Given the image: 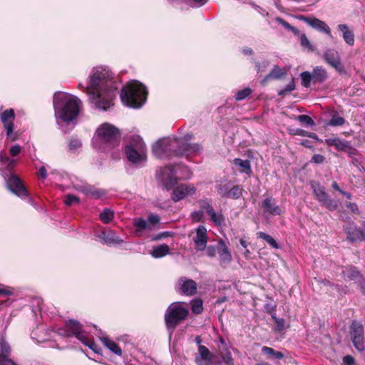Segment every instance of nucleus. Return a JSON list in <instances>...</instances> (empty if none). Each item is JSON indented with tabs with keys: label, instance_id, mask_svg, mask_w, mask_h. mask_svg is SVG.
<instances>
[{
	"label": "nucleus",
	"instance_id": "f257e3e1",
	"mask_svg": "<svg viewBox=\"0 0 365 365\" xmlns=\"http://www.w3.org/2000/svg\"><path fill=\"white\" fill-rule=\"evenodd\" d=\"M79 86L89 96V100L95 108L105 111L113 106L118 82L108 68L101 66L93 68L86 86L79 83Z\"/></svg>",
	"mask_w": 365,
	"mask_h": 365
},
{
	"label": "nucleus",
	"instance_id": "f03ea898",
	"mask_svg": "<svg viewBox=\"0 0 365 365\" xmlns=\"http://www.w3.org/2000/svg\"><path fill=\"white\" fill-rule=\"evenodd\" d=\"M53 103L57 120L67 123L77 118L82 103L76 96L63 92H56Z\"/></svg>",
	"mask_w": 365,
	"mask_h": 365
},
{
	"label": "nucleus",
	"instance_id": "7ed1b4c3",
	"mask_svg": "<svg viewBox=\"0 0 365 365\" xmlns=\"http://www.w3.org/2000/svg\"><path fill=\"white\" fill-rule=\"evenodd\" d=\"M147 96L145 86L138 81H132L122 88L120 99L126 106L139 108L145 103Z\"/></svg>",
	"mask_w": 365,
	"mask_h": 365
},
{
	"label": "nucleus",
	"instance_id": "20e7f679",
	"mask_svg": "<svg viewBox=\"0 0 365 365\" xmlns=\"http://www.w3.org/2000/svg\"><path fill=\"white\" fill-rule=\"evenodd\" d=\"M88 333V331L82 328L78 321H66L64 327L58 329V334L60 335L64 336H75L93 351L100 354L101 348L89 338Z\"/></svg>",
	"mask_w": 365,
	"mask_h": 365
},
{
	"label": "nucleus",
	"instance_id": "39448f33",
	"mask_svg": "<svg viewBox=\"0 0 365 365\" xmlns=\"http://www.w3.org/2000/svg\"><path fill=\"white\" fill-rule=\"evenodd\" d=\"M119 130L114 125L105 123L97 129L93 142L99 149L106 150L103 148V145L115 147L119 143Z\"/></svg>",
	"mask_w": 365,
	"mask_h": 365
},
{
	"label": "nucleus",
	"instance_id": "423d86ee",
	"mask_svg": "<svg viewBox=\"0 0 365 365\" xmlns=\"http://www.w3.org/2000/svg\"><path fill=\"white\" fill-rule=\"evenodd\" d=\"M125 153L128 161L138 166L143 165L147 160L146 146L139 135H134L125 147Z\"/></svg>",
	"mask_w": 365,
	"mask_h": 365
},
{
	"label": "nucleus",
	"instance_id": "0eeeda50",
	"mask_svg": "<svg viewBox=\"0 0 365 365\" xmlns=\"http://www.w3.org/2000/svg\"><path fill=\"white\" fill-rule=\"evenodd\" d=\"M178 145L177 137L164 138L153 145V153L159 159L177 157L175 151Z\"/></svg>",
	"mask_w": 365,
	"mask_h": 365
},
{
	"label": "nucleus",
	"instance_id": "6e6552de",
	"mask_svg": "<svg viewBox=\"0 0 365 365\" xmlns=\"http://www.w3.org/2000/svg\"><path fill=\"white\" fill-rule=\"evenodd\" d=\"M177 173L173 165L159 168L156 171L158 183L167 190L173 189L178 183Z\"/></svg>",
	"mask_w": 365,
	"mask_h": 365
},
{
	"label": "nucleus",
	"instance_id": "1a4fd4ad",
	"mask_svg": "<svg viewBox=\"0 0 365 365\" xmlns=\"http://www.w3.org/2000/svg\"><path fill=\"white\" fill-rule=\"evenodd\" d=\"M160 221L159 215L150 213L148 216V220L142 217L135 218L133 220V226L135 227V233L137 236H141L145 230L152 231Z\"/></svg>",
	"mask_w": 365,
	"mask_h": 365
},
{
	"label": "nucleus",
	"instance_id": "9d476101",
	"mask_svg": "<svg viewBox=\"0 0 365 365\" xmlns=\"http://www.w3.org/2000/svg\"><path fill=\"white\" fill-rule=\"evenodd\" d=\"M311 187L317 199L322 204V205L331 211L336 210L338 207V204L329 197L328 194L325 191L324 187L322 185L318 182H312L311 183Z\"/></svg>",
	"mask_w": 365,
	"mask_h": 365
},
{
	"label": "nucleus",
	"instance_id": "9b49d317",
	"mask_svg": "<svg viewBox=\"0 0 365 365\" xmlns=\"http://www.w3.org/2000/svg\"><path fill=\"white\" fill-rule=\"evenodd\" d=\"M6 185L10 191L19 197H24L28 196V191L24 186L22 180L15 174L10 173L6 178L4 177Z\"/></svg>",
	"mask_w": 365,
	"mask_h": 365
},
{
	"label": "nucleus",
	"instance_id": "f8f14e48",
	"mask_svg": "<svg viewBox=\"0 0 365 365\" xmlns=\"http://www.w3.org/2000/svg\"><path fill=\"white\" fill-rule=\"evenodd\" d=\"M1 123L6 131V136L11 140L14 141L17 139V134L14 133V120L15 119V113L14 109L4 110L0 115Z\"/></svg>",
	"mask_w": 365,
	"mask_h": 365
},
{
	"label": "nucleus",
	"instance_id": "ddd939ff",
	"mask_svg": "<svg viewBox=\"0 0 365 365\" xmlns=\"http://www.w3.org/2000/svg\"><path fill=\"white\" fill-rule=\"evenodd\" d=\"M175 288L178 293L190 297L196 294L197 285L193 279L181 277L178 279Z\"/></svg>",
	"mask_w": 365,
	"mask_h": 365
},
{
	"label": "nucleus",
	"instance_id": "4468645a",
	"mask_svg": "<svg viewBox=\"0 0 365 365\" xmlns=\"http://www.w3.org/2000/svg\"><path fill=\"white\" fill-rule=\"evenodd\" d=\"M188 314V308L183 303L175 302L168 307L164 319H185Z\"/></svg>",
	"mask_w": 365,
	"mask_h": 365
},
{
	"label": "nucleus",
	"instance_id": "2eb2a0df",
	"mask_svg": "<svg viewBox=\"0 0 365 365\" xmlns=\"http://www.w3.org/2000/svg\"><path fill=\"white\" fill-rule=\"evenodd\" d=\"M350 336L354 347L359 351H364V327L360 322L353 321L350 328Z\"/></svg>",
	"mask_w": 365,
	"mask_h": 365
},
{
	"label": "nucleus",
	"instance_id": "dca6fc26",
	"mask_svg": "<svg viewBox=\"0 0 365 365\" xmlns=\"http://www.w3.org/2000/svg\"><path fill=\"white\" fill-rule=\"evenodd\" d=\"M324 60L336 71L340 73L345 72L344 67L341 61V56L334 48L327 49L323 54Z\"/></svg>",
	"mask_w": 365,
	"mask_h": 365
},
{
	"label": "nucleus",
	"instance_id": "f3484780",
	"mask_svg": "<svg viewBox=\"0 0 365 365\" xmlns=\"http://www.w3.org/2000/svg\"><path fill=\"white\" fill-rule=\"evenodd\" d=\"M341 220L347 222V224L343 227L347 238L352 242L363 241L364 235L362 230L358 228L354 222H350V218L347 216H341Z\"/></svg>",
	"mask_w": 365,
	"mask_h": 365
},
{
	"label": "nucleus",
	"instance_id": "a211bd4d",
	"mask_svg": "<svg viewBox=\"0 0 365 365\" xmlns=\"http://www.w3.org/2000/svg\"><path fill=\"white\" fill-rule=\"evenodd\" d=\"M297 19L300 21L305 22L309 26L314 29L327 34L329 37H331V31L329 26L323 21L312 16H306L300 15L297 16Z\"/></svg>",
	"mask_w": 365,
	"mask_h": 365
},
{
	"label": "nucleus",
	"instance_id": "6ab92c4d",
	"mask_svg": "<svg viewBox=\"0 0 365 365\" xmlns=\"http://www.w3.org/2000/svg\"><path fill=\"white\" fill-rule=\"evenodd\" d=\"M178 142L179 143V145L177 147V150L175 151L177 157H188L191 155L198 153L202 150L201 145L198 143H185L178 138Z\"/></svg>",
	"mask_w": 365,
	"mask_h": 365
},
{
	"label": "nucleus",
	"instance_id": "aec40b11",
	"mask_svg": "<svg viewBox=\"0 0 365 365\" xmlns=\"http://www.w3.org/2000/svg\"><path fill=\"white\" fill-rule=\"evenodd\" d=\"M196 188L193 185L182 184L177 186L173 191L171 199L174 202H178L187 195H192L195 193Z\"/></svg>",
	"mask_w": 365,
	"mask_h": 365
},
{
	"label": "nucleus",
	"instance_id": "412c9836",
	"mask_svg": "<svg viewBox=\"0 0 365 365\" xmlns=\"http://www.w3.org/2000/svg\"><path fill=\"white\" fill-rule=\"evenodd\" d=\"M196 249L203 251L206 248L208 241L207 231L204 225H200L196 230V236L193 239Z\"/></svg>",
	"mask_w": 365,
	"mask_h": 365
},
{
	"label": "nucleus",
	"instance_id": "4be33fe9",
	"mask_svg": "<svg viewBox=\"0 0 365 365\" xmlns=\"http://www.w3.org/2000/svg\"><path fill=\"white\" fill-rule=\"evenodd\" d=\"M212 354L205 346L199 344L198 354L195 356V360L197 365H210L212 361Z\"/></svg>",
	"mask_w": 365,
	"mask_h": 365
},
{
	"label": "nucleus",
	"instance_id": "5701e85b",
	"mask_svg": "<svg viewBox=\"0 0 365 365\" xmlns=\"http://www.w3.org/2000/svg\"><path fill=\"white\" fill-rule=\"evenodd\" d=\"M97 237L101 239L104 244L110 245H120L123 240L118 236L113 230H102L101 233L97 235Z\"/></svg>",
	"mask_w": 365,
	"mask_h": 365
},
{
	"label": "nucleus",
	"instance_id": "b1692460",
	"mask_svg": "<svg viewBox=\"0 0 365 365\" xmlns=\"http://www.w3.org/2000/svg\"><path fill=\"white\" fill-rule=\"evenodd\" d=\"M262 207L264 212L272 215H279L281 214V208L277 205L274 198L269 197L262 202Z\"/></svg>",
	"mask_w": 365,
	"mask_h": 365
},
{
	"label": "nucleus",
	"instance_id": "393cba45",
	"mask_svg": "<svg viewBox=\"0 0 365 365\" xmlns=\"http://www.w3.org/2000/svg\"><path fill=\"white\" fill-rule=\"evenodd\" d=\"M11 351L9 344L1 337L0 339V365H3L6 364L7 361L11 360L9 358Z\"/></svg>",
	"mask_w": 365,
	"mask_h": 365
},
{
	"label": "nucleus",
	"instance_id": "a878e982",
	"mask_svg": "<svg viewBox=\"0 0 365 365\" xmlns=\"http://www.w3.org/2000/svg\"><path fill=\"white\" fill-rule=\"evenodd\" d=\"M217 252L222 263H230L232 258L225 242L220 240L218 243Z\"/></svg>",
	"mask_w": 365,
	"mask_h": 365
},
{
	"label": "nucleus",
	"instance_id": "bb28decb",
	"mask_svg": "<svg viewBox=\"0 0 365 365\" xmlns=\"http://www.w3.org/2000/svg\"><path fill=\"white\" fill-rule=\"evenodd\" d=\"M286 74V71L283 68H280L278 66H274L271 71L264 77L262 80L261 83L262 86H265L267 82L270 79H279Z\"/></svg>",
	"mask_w": 365,
	"mask_h": 365
},
{
	"label": "nucleus",
	"instance_id": "cd10ccee",
	"mask_svg": "<svg viewBox=\"0 0 365 365\" xmlns=\"http://www.w3.org/2000/svg\"><path fill=\"white\" fill-rule=\"evenodd\" d=\"M100 340L102 341L103 344L108 348L112 353L118 355H122V350L118 346V345L111 340L108 336H100Z\"/></svg>",
	"mask_w": 365,
	"mask_h": 365
},
{
	"label": "nucleus",
	"instance_id": "c85d7f7f",
	"mask_svg": "<svg viewBox=\"0 0 365 365\" xmlns=\"http://www.w3.org/2000/svg\"><path fill=\"white\" fill-rule=\"evenodd\" d=\"M314 83H323L328 78V73L322 66H316L312 72Z\"/></svg>",
	"mask_w": 365,
	"mask_h": 365
},
{
	"label": "nucleus",
	"instance_id": "c756f323",
	"mask_svg": "<svg viewBox=\"0 0 365 365\" xmlns=\"http://www.w3.org/2000/svg\"><path fill=\"white\" fill-rule=\"evenodd\" d=\"M338 29L342 32V36L344 41L349 46H353L354 43V34L351 31L346 24H339L337 26Z\"/></svg>",
	"mask_w": 365,
	"mask_h": 365
},
{
	"label": "nucleus",
	"instance_id": "7c9ffc66",
	"mask_svg": "<svg viewBox=\"0 0 365 365\" xmlns=\"http://www.w3.org/2000/svg\"><path fill=\"white\" fill-rule=\"evenodd\" d=\"M325 143L329 146H334L339 150H345L349 147V143L339 138H330L325 140Z\"/></svg>",
	"mask_w": 365,
	"mask_h": 365
},
{
	"label": "nucleus",
	"instance_id": "2f4dec72",
	"mask_svg": "<svg viewBox=\"0 0 365 365\" xmlns=\"http://www.w3.org/2000/svg\"><path fill=\"white\" fill-rule=\"evenodd\" d=\"M170 253V247L166 244H162L159 246H154L150 252V255L153 258H161Z\"/></svg>",
	"mask_w": 365,
	"mask_h": 365
},
{
	"label": "nucleus",
	"instance_id": "473e14b6",
	"mask_svg": "<svg viewBox=\"0 0 365 365\" xmlns=\"http://www.w3.org/2000/svg\"><path fill=\"white\" fill-rule=\"evenodd\" d=\"M82 147L81 140L76 137L71 136L68 140V150L72 153H78Z\"/></svg>",
	"mask_w": 365,
	"mask_h": 365
},
{
	"label": "nucleus",
	"instance_id": "72a5a7b5",
	"mask_svg": "<svg viewBox=\"0 0 365 365\" xmlns=\"http://www.w3.org/2000/svg\"><path fill=\"white\" fill-rule=\"evenodd\" d=\"M234 164L240 168V172L249 174L251 173L250 163L248 160H242L240 158H235Z\"/></svg>",
	"mask_w": 365,
	"mask_h": 365
},
{
	"label": "nucleus",
	"instance_id": "f704fd0d",
	"mask_svg": "<svg viewBox=\"0 0 365 365\" xmlns=\"http://www.w3.org/2000/svg\"><path fill=\"white\" fill-rule=\"evenodd\" d=\"M208 215L210 216V220L216 226H222L225 224V217L221 212H216L215 210H213Z\"/></svg>",
	"mask_w": 365,
	"mask_h": 365
},
{
	"label": "nucleus",
	"instance_id": "c9c22d12",
	"mask_svg": "<svg viewBox=\"0 0 365 365\" xmlns=\"http://www.w3.org/2000/svg\"><path fill=\"white\" fill-rule=\"evenodd\" d=\"M242 188L240 185H232L226 198L239 199L242 195Z\"/></svg>",
	"mask_w": 365,
	"mask_h": 365
},
{
	"label": "nucleus",
	"instance_id": "e433bc0d",
	"mask_svg": "<svg viewBox=\"0 0 365 365\" xmlns=\"http://www.w3.org/2000/svg\"><path fill=\"white\" fill-rule=\"evenodd\" d=\"M344 273L349 280L359 281L362 277L359 270L354 267L346 269V270L344 272Z\"/></svg>",
	"mask_w": 365,
	"mask_h": 365
},
{
	"label": "nucleus",
	"instance_id": "4c0bfd02",
	"mask_svg": "<svg viewBox=\"0 0 365 365\" xmlns=\"http://www.w3.org/2000/svg\"><path fill=\"white\" fill-rule=\"evenodd\" d=\"M257 236L258 238L263 239L264 241H266L272 248L278 249L279 245L276 240L271 237L269 235L263 232H258L257 233Z\"/></svg>",
	"mask_w": 365,
	"mask_h": 365
},
{
	"label": "nucleus",
	"instance_id": "58836bf2",
	"mask_svg": "<svg viewBox=\"0 0 365 365\" xmlns=\"http://www.w3.org/2000/svg\"><path fill=\"white\" fill-rule=\"evenodd\" d=\"M231 186L232 184L230 182H221L218 184L216 187L217 193L220 195V197H226Z\"/></svg>",
	"mask_w": 365,
	"mask_h": 365
},
{
	"label": "nucleus",
	"instance_id": "ea45409f",
	"mask_svg": "<svg viewBox=\"0 0 365 365\" xmlns=\"http://www.w3.org/2000/svg\"><path fill=\"white\" fill-rule=\"evenodd\" d=\"M262 351L264 354L269 355L271 358L281 359L284 357V354L280 351H277L274 349L268 346H263Z\"/></svg>",
	"mask_w": 365,
	"mask_h": 365
},
{
	"label": "nucleus",
	"instance_id": "a19ab883",
	"mask_svg": "<svg viewBox=\"0 0 365 365\" xmlns=\"http://www.w3.org/2000/svg\"><path fill=\"white\" fill-rule=\"evenodd\" d=\"M114 217V212L110 209L106 208L103 210V212L100 214L101 220L106 224L109 223L112 221Z\"/></svg>",
	"mask_w": 365,
	"mask_h": 365
},
{
	"label": "nucleus",
	"instance_id": "79ce46f5",
	"mask_svg": "<svg viewBox=\"0 0 365 365\" xmlns=\"http://www.w3.org/2000/svg\"><path fill=\"white\" fill-rule=\"evenodd\" d=\"M346 122V120L341 116H339L336 113L331 115V118L328 122L327 125L330 126H341Z\"/></svg>",
	"mask_w": 365,
	"mask_h": 365
},
{
	"label": "nucleus",
	"instance_id": "37998d69",
	"mask_svg": "<svg viewBox=\"0 0 365 365\" xmlns=\"http://www.w3.org/2000/svg\"><path fill=\"white\" fill-rule=\"evenodd\" d=\"M272 329L277 333L284 332L289 325L287 323V321H273Z\"/></svg>",
	"mask_w": 365,
	"mask_h": 365
},
{
	"label": "nucleus",
	"instance_id": "c03bdc74",
	"mask_svg": "<svg viewBox=\"0 0 365 365\" xmlns=\"http://www.w3.org/2000/svg\"><path fill=\"white\" fill-rule=\"evenodd\" d=\"M300 76L302 79V85L305 88H309L310 86L311 81H313L312 73L304 71L300 74Z\"/></svg>",
	"mask_w": 365,
	"mask_h": 365
},
{
	"label": "nucleus",
	"instance_id": "a18cd8bd",
	"mask_svg": "<svg viewBox=\"0 0 365 365\" xmlns=\"http://www.w3.org/2000/svg\"><path fill=\"white\" fill-rule=\"evenodd\" d=\"M192 312L195 314H200L203 310V303L201 299H197L192 302L191 305Z\"/></svg>",
	"mask_w": 365,
	"mask_h": 365
},
{
	"label": "nucleus",
	"instance_id": "49530a36",
	"mask_svg": "<svg viewBox=\"0 0 365 365\" xmlns=\"http://www.w3.org/2000/svg\"><path fill=\"white\" fill-rule=\"evenodd\" d=\"M252 93V89L250 88H245L242 90L237 91L235 94V100L237 101H242L248 97Z\"/></svg>",
	"mask_w": 365,
	"mask_h": 365
},
{
	"label": "nucleus",
	"instance_id": "de8ad7c7",
	"mask_svg": "<svg viewBox=\"0 0 365 365\" xmlns=\"http://www.w3.org/2000/svg\"><path fill=\"white\" fill-rule=\"evenodd\" d=\"M297 120L306 127L315 125L314 121L307 115H299L297 116Z\"/></svg>",
	"mask_w": 365,
	"mask_h": 365
},
{
	"label": "nucleus",
	"instance_id": "09e8293b",
	"mask_svg": "<svg viewBox=\"0 0 365 365\" xmlns=\"http://www.w3.org/2000/svg\"><path fill=\"white\" fill-rule=\"evenodd\" d=\"M294 89L295 83L294 79H292V81L283 89H281L278 91V95L280 96H284L287 94L291 93Z\"/></svg>",
	"mask_w": 365,
	"mask_h": 365
},
{
	"label": "nucleus",
	"instance_id": "8fccbe9b",
	"mask_svg": "<svg viewBox=\"0 0 365 365\" xmlns=\"http://www.w3.org/2000/svg\"><path fill=\"white\" fill-rule=\"evenodd\" d=\"M0 161L6 165V169L10 171L11 169L14 168L16 165V160L13 159H10L7 156L0 155Z\"/></svg>",
	"mask_w": 365,
	"mask_h": 365
},
{
	"label": "nucleus",
	"instance_id": "3c124183",
	"mask_svg": "<svg viewBox=\"0 0 365 365\" xmlns=\"http://www.w3.org/2000/svg\"><path fill=\"white\" fill-rule=\"evenodd\" d=\"M269 66L268 60H263L261 63L255 61V67L257 73L264 72Z\"/></svg>",
	"mask_w": 365,
	"mask_h": 365
},
{
	"label": "nucleus",
	"instance_id": "603ef678",
	"mask_svg": "<svg viewBox=\"0 0 365 365\" xmlns=\"http://www.w3.org/2000/svg\"><path fill=\"white\" fill-rule=\"evenodd\" d=\"M200 210H202L203 212H205L207 215L211 212L214 210L212 205L210 203V202L207 200H200L199 202Z\"/></svg>",
	"mask_w": 365,
	"mask_h": 365
},
{
	"label": "nucleus",
	"instance_id": "864d4df0",
	"mask_svg": "<svg viewBox=\"0 0 365 365\" xmlns=\"http://www.w3.org/2000/svg\"><path fill=\"white\" fill-rule=\"evenodd\" d=\"M222 359V361L224 363H225L227 365H233L234 364V359L232 356V354L230 351H227L223 354H220Z\"/></svg>",
	"mask_w": 365,
	"mask_h": 365
},
{
	"label": "nucleus",
	"instance_id": "5fc2aeb1",
	"mask_svg": "<svg viewBox=\"0 0 365 365\" xmlns=\"http://www.w3.org/2000/svg\"><path fill=\"white\" fill-rule=\"evenodd\" d=\"M179 322L180 321H165L166 327L168 329V331H169V339H171L172 334H173V331L175 330V329L176 328V327L178 326Z\"/></svg>",
	"mask_w": 365,
	"mask_h": 365
},
{
	"label": "nucleus",
	"instance_id": "6e6d98bb",
	"mask_svg": "<svg viewBox=\"0 0 365 365\" xmlns=\"http://www.w3.org/2000/svg\"><path fill=\"white\" fill-rule=\"evenodd\" d=\"M82 192L96 197H100V192L98 190H94L93 188L88 185L84 186L83 188L82 189Z\"/></svg>",
	"mask_w": 365,
	"mask_h": 365
},
{
	"label": "nucleus",
	"instance_id": "4d7b16f0",
	"mask_svg": "<svg viewBox=\"0 0 365 365\" xmlns=\"http://www.w3.org/2000/svg\"><path fill=\"white\" fill-rule=\"evenodd\" d=\"M79 202H80L79 198L73 195H67L66 197V199L64 200L65 204L68 206H71L75 203L78 204V203H79Z\"/></svg>",
	"mask_w": 365,
	"mask_h": 365
},
{
	"label": "nucleus",
	"instance_id": "13d9d810",
	"mask_svg": "<svg viewBox=\"0 0 365 365\" xmlns=\"http://www.w3.org/2000/svg\"><path fill=\"white\" fill-rule=\"evenodd\" d=\"M217 346L220 354L229 351L228 346L222 338H220Z\"/></svg>",
	"mask_w": 365,
	"mask_h": 365
},
{
	"label": "nucleus",
	"instance_id": "bf43d9fd",
	"mask_svg": "<svg viewBox=\"0 0 365 365\" xmlns=\"http://www.w3.org/2000/svg\"><path fill=\"white\" fill-rule=\"evenodd\" d=\"M172 232H163L158 233L156 235H154L151 237V241H158L164 238H167L170 236H171Z\"/></svg>",
	"mask_w": 365,
	"mask_h": 365
},
{
	"label": "nucleus",
	"instance_id": "052dcab7",
	"mask_svg": "<svg viewBox=\"0 0 365 365\" xmlns=\"http://www.w3.org/2000/svg\"><path fill=\"white\" fill-rule=\"evenodd\" d=\"M300 42H301V45L303 47L309 48L310 50L312 49V45L311 44L309 40L308 39V38L307 37V36L304 34L301 35Z\"/></svg>",
	"mask_w": 365,
	"mask_h": 365
},
{
	"label": "nucleus",
	"instance_id": "680f3d73",
	"mask_svg": "<svg viewBox=\"0 0 365 365\" xmlns=\"http://www.w3.org/2000/svg\"><path fill=\"white\" fill-rule=\"evenodd\" d=\"M264 311L271 314L272 319H278L274 314L275 306L272 304H264Z\"/></svg>",
	"mask_w": 365,
	"mask_h": 365
},
{
	"label": "nucleus",
	"instance_id": "e2e57ef3",
	"mask_svg": "<svg viewBox=\"0 0 365 365\" xmlns=\"http://www.w3.org/2000/svg\"><path fill=\"white\" fill-rule=\"evenodd\" d=\"M204 217V213L202 210H197L194 211L191 213V217L195 222H200Z\"/></svg>",
	"mask_w": 365,
	"mask_h": 365
},
{
	"label": "nucleus",
	"instance_id": "0e129e2a",
	"mask_svg": "<svg viewBox=\"0 0 365 365\" xmlns=\"http://www.w3.org/2000/svg\"><path fill=\"white\" fill-rule=\"evenodd\" d=\"M324 160L325 158L322 155L314 154L311 159V163H314L316 164H322L324 162Z\"/></svg>",
	"mask_w": 365,
	"mask_h": 365
},
{
	"label": "nucleus",
	"instance_id": "69168bd1",
	"mask_svg": "<svg viewBox=\"0 0 365 365\" xmlns=\"http://www.w3.org/2000/svg\"><path fill=\"white\" fill-rule=\"evenodd\" d=\"M333 289H335L339 295L346 294L348 293L347 287L336 284L333 285Z\"/></svg>",
	"mask_w": 365,
	"mask_h": 365
},
{
	"label": "nucleus",
	"instance_id": "338daca9",
	"mask_svg": "<svg viewBox=\"0 0 365 365\" xmlns=\"http://www.w3.org/2000/svg\"><path fill=\"white\" fill-rule=\"evenodd\" d=\"M12 291L8 287L0 284V296H9L12 294Z\"/></svg>",
	"mask_w": 365,
	"mask_h": 365
},
{
	"label": "nucleus",
	"instance_id": "774afa93",
	"mask_svg": "<svg viewBox=\"0 0 365 365\" xmlns=\"http://www.w3.org/2000/svg\"><path fill=\"white\" fill-rule=\"evenodd\" d=\"M21 148L19 145H14L11 147V148L9 150V153L11 155L14 157V156H16L17 155H19V153L21 152Z\"/></svg>",
	"mask_w": 365,
	"mask_h": 365
}]
</instances>
